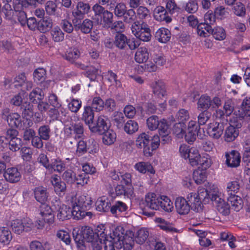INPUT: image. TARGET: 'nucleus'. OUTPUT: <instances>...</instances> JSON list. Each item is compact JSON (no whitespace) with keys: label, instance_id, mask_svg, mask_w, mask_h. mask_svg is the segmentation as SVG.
I'll use <instances>...</instances> for the list:
<instances>
[{"label":"nucleus","instance_id":"b1692460","mask_svg":"<svg viewBox=\"0 0 250 250\" xmlns=\"http://www.w3.org/2000/svg\"><path fill=\"white\" fill-rule=\"evenodd\" d=\"M161 209L167 213L171 212L173 210V202L168 196L164 195H160V210Z\"/></svg>","mask_w":250,"mask_h":250},{"label":"nucleus","instance_id":"5fc2aeb1","mask_svg":"<svg viewBox=\"0 0 250 250\" xmlns=\"http://www.w3.org/2000/svg\"><path fill=\"white\" fill-rule=\"evenodd\" d=\"M68 131H73L74 133L76 134V137L81 138L83 135V127L81 123H78L75 125H72L68 128L66 127L65 129V132H68Z\"/></svg>","mask_w":250,"mask_h":250},{"label":"nucleus","instance_id":"f257e3e1","mask_svg":"<svg viewBox=\"0 0 250 250\" xmlns=\"http://www.w3.org/2000/svg\"><path fill=\"white\" fill-rule=\"evenodd\" d=\"M77 228L73 230V237L78 249L84 250L85 242L91 243L93 250H101L104 245V250H115L124 248L130 250L134 244L133 234L131 231L125 233L123 227L118 226L112 229L110 235H107V229L104 225H98L94 229L85 227L80 232Z\"/></svg>","mask_w":250,"mask_h":250},{"label":"nucleus","instance_id":"4c0bfd02","mask_svg":"<svg viewBox=\"0 0 250 250\" xmlns=\"http://www.w3.org/2000/svg\"><path fill=\"white\" fill-rule=\"evenodd\" d=\"M74 26L76 29H80L83 33L87 34L91 31L93 27V22L92 21L86 19L83 20L82 23L81 20H80L79 24L74 25Z\"/></svg>","mask_w":250,"mask_h":250},{"label":"nucleus","instance_id":"20e7f679","mask_svg":"<svg viewBox=\"0 0 250 250\" xmlns=\"http://www.w3.org/2000/svg\"><path fill=\"white\" fill-rule=\"evenodd\" d=\"M137 148H143V153L146 156H151L153 151L156 150L160 146V138L158 135H154L150 142L148 135L145 132L138 135L135 141Z\"/></svg>","mask_w":250,"mask_h":250},{"label":"nucleus","instance_id":"cd10ccee","mask_svg":"<svg viewBox=\"0 0 250 250\" xmlns=\"http://www.w3.org/2000/svg\"><path fill=\"white\" fill-rule=\"evenodd\" d=\"M128 208L126 205L123 202L117 201L111 207L110 211L115 217L121 216L122 213L125 212Z\"/></svg>","mask_w":250,"mask_h":250},{"label":"nucleus","instance_id":"72a5a7b5","mask_svg":"<svg viewBox=\"0 0 250 250\" xmlns=\"http://www.w3.org/2000/svg\"><path fill=\"white\" fill-rule=\"evenodd\" d=\"M53 21L50 18H44L41 20L38 23L37 28L42 33H45L52 27Z\"/></svg>","mask_w":250,"mask_h":250},{"label":"nucleus","instance_id":"ddd939ff","mask_svg":"<svg viewBox=\"0 0 250 250\" xmlns=\"http://www.w3.org/2000/svg\"><path fill=\"white\" fill-rule=\"evenodd\" d=\"M108 120L107 118L103 115L98 117L96 124L93 122L89 127L92 132L102 133L109 128Z\"/></svg>","mask_w":250,"mask_h":250},{"label":"nucleus","instance_id":"4d7b16f0","mask_svg":"<svg viewBox=\"0 0 250 250\" xmlns=\"http://www.w3.org/2000/svg\"><path fill=\"white\" fill-rule=\"evenodd\" d=\"M89 177L83 171L79 170L76 172V181L78 185L84 186L88 183Z\"/></svg>","mask_w":250,"mask_h":250},{"label":"nucleus","instance_id":"f03ea898","mask_svg":"<svg viewBox=\"0 0 250 250\" xmlns=\"http://www.w3.org/2000/svg\"><path fill=\"white\" fill-rule=\"evenodd\" d=\"M52 204L58 210L57 215L60 221H64L73 216L76 219L83 218L86 214L85 209L91 205L90 198L84 195H76L71 198L72 210L66 205L62 204L59 199L55 197L52 201Z\"/></svg>","mask_w":250,"mask_h":250},{"label":"nucleus","instance_id":"9d476101","mask_svg":"<svg viewBox=\"0 0 250 250\" xmlns=\"http://www.w3.org/2000/svg\"><path fill=\"white\" fill-rule=\"evenodd\" d=\"M90 9V6L89 4L83 1L78 2L72 13L73 17L72 20L73 24L78 25L80 20L83 19L84 15L89 12Z\"/></svg>","mask_w":250,"mask_h":250},{"label":"nucleus","instance_id":"69168bd1","mask_svg":"<svg viewBox=\"0 0 250 250\" xmlns=\"http://www.w3.org/2000/svg\"><path fill=\"white\" fill-rule=\"evenodd\" d=\"M22 145V141L21 138H13L9 142V148L12 151L19 150Z\"/></svg>","mask_w":250,"mask_h":250},{"label":"nucleus","instance_id":"864d4df0","mask_svg":"<svg viewBox=\"0 0 250 250\" xmlns=\"http://www.w3.org/2000/svg\"><path fill=\"white\" fill-rule=\"evenodd\" d=\"M125 131L128 134H132L138 131L139 126L138 123L133 120H129L124 127Z\"/></svg>","mask_w":250,"mask_h":250},{"label":"nucleus","instance_id":"dca6fc26","mask_svg":"<svg viewBox=\"0 0 250 250\" xmlns=\"http://www.w3.org/2000/svg\"><path fill=\"white\" fill-rule=\"evenodd\" d=\"M226 164L228 167H237L240 165L241 157L239 153L235 150L225 153Z\"/></svg>","mask_w":250,"mask_h":250},{"label":"nucleus","instance_id":"2f4dec72","mask_svg":"<svg viewBox=\"0 0 250 250\" xmlns=\"http://www.w3.org/2000/svg\"><path fill=\"white\" fill-rule=\"evenodd\" d=\"M212 163L213 161L211 157L207 153H204L202 154L199 161L197 168L207 170V169L211 167Z\"/></svg>","mask_w":250,"mask_h":250},{"label":"nucleus","instance_id":"37998d69","mask_svg":"<svg viewBox=\"0 0 250 250\" xmlns=\"http://www.w3.org/2000/svg\"><path fill=\"white\" fill-rule=\"evenodd\" d=\"M102 19L100 21V24L106 28H110L112 24L113 21L112 13L105 10L102 15Z\"/></svg>","mask_w":250,"mask_h":250},{"label":"nucleus","instance_id":"0eeeda50","mask_svg":"<svg viewBox=\"0 0 250 250\" xmlns=\"http://www.w3.org/2000/svg\"><path fill=\"white\" fill-rule=\"evenodd\" d=\"M131 30L134 36L143 42H148L151 40L150 29L144 22L134 21L131 25Z\"/></svg>","mask_w":250,"mask_h":250},{"label":"nucleus","instance_id":"e2e57ef3","mask_svg":"<svg viewBox=\"0 0 250 250\" xmlns=\"http://www.w3.org/2000/svg\"><path fill=\"white\" fill-rule=\"evenodd\" d=\"M76 172L73 171L72 170L69 169L63 173L62 178L67 183L73 184L76 181Z\"/></svg>","mask_w":250,"mask_h":250},{"label":"nucleus","instance_id":"8fccbe9b","mask_svg":"<svg viewBox=\"0 0 250 250\" xmlns=\"http://www.w3.org/2000/svg\"><path fill=\"white\" fill-rule=\"evenodd\" d=\"M160 120L158 116L152 115L146 120V125L148 128L151 130H156L160 123Z\"/></svg>","mask_w":250,"mask_h":250},{"label":"nucleus","instance_id":"603ef678","mask_svg":"<svg viewBox=\"0 0 250 250\" xmlns=\"http://www.w3.org/2000/svg\"><path fill=\"white\" fill-rule=\"evenodd\" d=\"M240 188V185L238 181L234 180L228 183L226 191L229 196L235 195Z\"/></svg>","mask_w":250,"mask_h":250},{"label":"nucleus","instance_id":"9b49d317","mask_svg":"<svg viewBox=\"0 0 250 250\" xmlns=\"http://www.w3.org/2000/svg\"><path fill=\"white\" fill-rule=\"evenodd\" d=\"M200 129L196 121L190 120L187 126V128H185V137L186 141L189 144H192L196 139L198 132Z\"/></svg>","mask_w":250,"mask_h":250},{"label":"nucleus","instance_id":"393cba45","mask_svg":"<svg viewBox=\"0 0 250 250\" xmlns=\"http://www.w3.org/2000/svg\"><path fill=\"white\" fill-rule=\"evenodd\" d=\"M51 182L56 194L61 195V194L64 193L66 190L65 184L61 181L59 176L57 175L53 176L51 178Z\"/></svg>","mask_w":250,"mask_h":250},{"label":"nucleus","instance_id":"5701e85b","mask_svg":"<svg viewBox=\"0 0 250 250\" xmlns=\"http://www.w3.org/2000/svg\"><path fill=\"white\" fill-rule=\"evenodd\" d=\"M171 35V32L168 29L161 27L156 32L155 37L159 42L165 43L169 41Z\"/></svg>","mask_w":250,"mask_h":250},{"label":"nucleus","instance_id":"a19ab883","mask_svg":"<svg viewBox=\"0 0 250 250\" xmlns=\"http://www.w3.org/2000/svg\"><path fill=\"white\" fill-rule=\"evenodd\" d=\"M110 201L106 196L100 197L96 202V209L99 211H106L109 208Z\"/></svg>","mask_w":250,"mask_h":250},{"label":"nucleus","instance_id":"49530a36","mask_svg":"<svg viewBox=\"0 0 250 250\" xmlns=\"http://www.w3.org/2000/svg\"><path fill=\"white\" fill-rule=\"evenodd\" d=\"M22 8L18 5L16 1L15 2L14 9L16 12H19L17 15L18 21L22 26H24L26 24V21L28 19H27L25 12L22 10Z\"/></svg>","mask_w":250,"mask_h":250},{"label":"nucleus","instance_id":"c03bdc74","mask_svg":"<svg viewBox=\"0 0 250 250\" xmlns=\"http://www.w3.org/2000/svg\"><path fill=\"white\" fill-rule=\"evenodd\" d=\"M149 232L146 228H141L139 229L135 235V241L138 244H143L148 238Z\"/></svg>","mask_w":250,"mask_h":250},{"label":"nucleus","instance_id":"f3484780","mask_svg":"<svg viewBox=\"0 0 250 250\" xmlns=\"http://www.w3.org/2000/svg\"><path fill=\"white\" fill-rule=\"evenodd\" d=\"M175 206L177 212L180 215L187 214L190 211V205L184 197H177L175 201Z\"/></svg>","mask_w":250,"mask_h":250},{"label":"nucleus","instance_id":"aec40b11","mask_svg":"<svg viewBox=\"0 0 250 250\" xmlns=\"http://www.w3.org/2000/svg\"><path fill=\"white\" fill-rule=\"evenodd\" d=\"M134 168L136 171L142 174L148 173L154 175L155 173L153 167L148 162H137L134 165Z\"/></svg>","mask_w":250,"mask_h":250},{"label":"nucleus","instance_id":"a18cd8bd","mask_svg":"<svg viewBox=\"0 0 250 250\" xmlns=\"http://www.w3.org/2000/svg\"><path fill=\"white\" fill-rule=\"evenodd\" d=\"M44 97L43 92L40 88L34 89L29 95L30 101L33 103H37L42 100Z\"/></svg>","mask_w":250,"mask_h":250},{"label":"nucleus","instance_id":"c9c22d12","mask_svg":"<svg viewBox=\"0 0 250 250\" xmlns=\"http://www.w3.org/2000/svg\"><path fill=\"white\" fill-rule=\"evenodd\" d=\"M211 99L210 97L203 95L199 99L197 102V109L200 110H207L211 105Z\"/></svg>","mask_w":250,"mask_h":250},{"label":"nucleus","instance_id":"7ed1b4c3","mask_svg":"<svg viewBox=\"0 0 250 250\" xmlns=\"http://www.w3.org/2000/svg\"><path fill=\"white\" fill-rule=\"evenodd\" d=\"M34 196L36 200L42 204L40 207L37 214L36 227L38 229H42L44 227V223L50 225L54 222V215L50 206L44 204L48 199V194L45 188L38 187L34 190Z\"/></svg>","mask_w":250,"mask_h":250},{"label":"nucleus","instance_id":"bb28decb","mask_svg":"<svg viewBox=\"0 0 250 250\" xmlns=\"http://www.w3.org/2000/svg\"><path fill=\"white\" fill-rule=\"evenodd\" d=\"M238 129L232 125H229L225 131L224 140L227 142H232L238 136Z\"/></svg>","mask_w":250,"mask_h":250},{"label":"nucleus","instance_id":"a878e982","mask_svg":"<svg viewBox=\"0 0 250 250\" xmlns=\"http://www.w3.org/2000/svg\"><path fill=\"white\" fill-rule=\"evenodd\" d=\"M149 56V54L147 48L146 47H140L137 49L134 59L137 62L142 63L146 62Z\"/></svg>","mask_w":250,"mask_h":250},{"label":"nucleus","instance_id":"052dcab7","mask_svg":"<svg viewBox=\"0 0 250 250\" xmlns=\"http://www.w3.org/2000/svg\"><path fill=\"white\" fill-rule=\"evenodd\" d=\"M211 33L215 39L219 41L224 40L226 37L225 30L223 28L219 26L212 29Z\"/></svg>","mask_w":250,"mask_h":250},{"label":"nucleus","instance_id":"4468645a","mask_svg":"<svg viewBox=\"0 0 250 250\" xmlns=\"http://www.w3.org/2000/svg\"><path fill=\"white\" fill-rule=\"evenodd\" d=\"M160 195L153 192L147 193L145 197V206L152 210H160Z\"/></svg>","mask_w":250,"mask_h":250},{"label":"nucleus","instance_id":"79ce46f5","mask_svg":"<svg viewBox=\"0 0 250 250\" xmlns=\"http://www.w3.org/2000/svg\"><path fill=\"white\" fill-rule=\"evenodd\" d=\"M30 250H49L50 244L48 242H42L38 240H34L30 243Z\"/></svg>","mask_w":250,"mask_h":250},{"label":"nucleus","instance_id":"774afa93","mask_svg":"<svg viewBox=\"0 0 250 250\" xmlns=\"http://www.w3.org/2000/svg\"><path fill=\"white\" fill-rule=\"evenodd\" d=\"M56 235L57 237L62 241L66 245H68L71 243L70 236L67 231L64 230H59Z\"/></svg>","mask_w":250,"mask_h":250},{"label":"nucleus","instance_id":"2eb2a0df","mask_svg":"<svg viewBox=\"0 0 250 250\" xmlns=\"http://www.w3.org/2000/svg\"><path fill=\"white\" fill-rule=\"evenodd\" d=\"M154 222L157 227L167 233L173 234L174 233H180L182 232L181 229H178L174 228L172 224L161 217L155 218Z\"/></svg>","mask_w":250,"mask_h":250},{"label":"nucleus","instance_id":"c85d7f7f","mask_svg":"<svg viewBox=\"0 0 250 250\" xmlns=\"http://www.w3.org/2000/svg\"><path fill=\"white\" fill-rule=\"evenodd\" d=\"M94 118V114L92 108L90 106H84L82 119L89 127L93 122Z\"/></svg>","mask_w":250,"mask_h":250},{"label":"nucleus","instance_id":"39448f33","mask_svg":"<svg viewBox=\"0 0 250 250\" xmlns=\"http://www.w3.org/2000/svg\"><path fill=\"white\" fill-rule=\"evenodd\" d=\"M189 113L185 109H180L176 113L175 120L178 122L173 128V133L178 138H182L185 134V122L189 119Z\"/></svg>","mask_w":250,"mask_h":250},{"label":"nucleus","instance_id":"a211bd4d","mask_svg":"<svg viewBox=\"0 0 250 250\" xmlns=\"http://www.w3.org/2000/svg\"><path fill=\"white\" fill-rule=\"evenodd\" d=\"M5 180L10 183L19 182L21 178V174L18 169L15 167L7 168L3 173Z\"/></svg>","mask_w":250,"mask_h":250},{"label":"nucleus","instance_id":"de8ad7c7","mask_svg":"<svg viewBox=\"0 0 250 250\" xmlns=\"http://www.w3.org/2000/svg\"><path fill=\"white\" fill-rule=\"evenodd\" d=\"M52 40L55 42H62L64 39V33L58 26H55L50 32Z\"/></svg>","mask_w":250,"mask_h":250},{"label":"nucleus","instance_id":"6e6552de","mask_svg":"<svg viewBox=\"0 0 250 250\" xmlns=\"http://www.w3.org/2000/svg\"><path fill=\"white\" fill-rule=\"evenodd\" d=\"M211 200L221 213L225 215L229 213L230 207L224 200V194L222 191L218 189L214 191L211 194Z\"/></svg>","mask_w":250,"mask_h":250},{"label":"nucleus","instance_id":"423d86ee","mask_svg":"<svg viewBox=\"0 0 250 250\" xmlns=\"http://www.w3.org/2000/svg\"><path fill=\"white\" fill-rule=\"evenodd\" d=\"M209 194L205 188H200L198 193L190 192L187 196V200L190 205V208L195 211L199 212L202 210L201 199L208 198Z\"/></svg>","mask_w":250,"mask_h":250},{"label":"nucleus","instance_id":"58836bf2","mask_svg":"<svg viewBox=\"0 0 250 250\" xmlns=\"http://www.w3.org/2000/svg\"><path fill=\"white\" fill-rule=\"evenodd\" d=\"M103 142L105 145H111L114 143L116 139V133L111 129H107L102 133Z\"/></svg>","mask_w":250,"mask_h":250},{"label":"nucleus","instance_id":"0e129e2a","mask_svg":"<svg viewBox=\"0 0 250 250\" xmlns=\"http://www.w3.org/2000/svg\"><path fill=\"white\" fill-rule=\"evenodd\" d=\"M45 70L43 68H38L34 72V79L37 83H42L45 79Z\"/></svg>","mask_w":250,"mask_h":250},{"label":"nucleus","instance_id":"7c9ffc66","mask_svg":"<svg viewBox=\"0 0 250 250\" xmlns=\"http://www.w3.org/2000/svg\"><path fill=\"white\" fill-rule=\"evenodd\" d=\"M12 239V235L10 229L5 227H0V243L3 245H8Z\"/></svg>","mask_w":250,"mask_h":250},{"label":"nucleus","instance_id":"6e6d98bb","mask_svg":"<svg viewBox=\"0 0 250 250\" xmlns=\"http://www.w3.org/2000/svg\"><path fill=\"white\" fill-rule=\"evenodd\" d=\"M105 79L110 83V85H115L117 87L121 86V82L117 80V76L116 74L111 71H108L105 76Z\"/></svg>","mask_w":250,"mask_h":250},{"label":"nucleus","instance_id":"e433bc0d","mask_svg":"<svg viewBox=\"0 0 250 250\" xmlns=\"http://www.w3.org/2000/svg\"><path fill=\"white\" fill-rule=\"evenodd\" d=\"M140 112V116L143 114V108L142 107H137V109L131 105H126L124 109V112L127 118H133L136 114L139 115Z\"/></svg>","mask_w":250,"mask_h":250},{"label":"nucleus","instance_id":"f704fd0d","mask_svg":"<svg viewBox=\"0 0 250 250\" xmlns=\"http://www.w3.org/2000/svg\"><path fill=\"white\" fill-rule=\"evenodd\" d=\"M7 122L11 127H18L21 125V117L17 113H11L7 116Z\"/></svg>","mask_w":250,"mask_h":250},{"label":"nucleus","instance_id":"13d9d810","mask_svg":"<svg viewBox=\"0 0 250 250\" xmlns=\"http://www.w3.org/2000/svg\"><path fill=\"white\" fill-rule=\"evenodd\" d=\"M250 141L246 140L243 145V160L247 166L250 163Z\"/></svg>","mask_w":250,"mask_h":250},{"label":"nucleus","instance_id":"bf43d9fd","mask_svg":"<svg viewBox=\"0 0 250 250\" xmlns=\"http://www.w3.org/2000/svg\"><path fill=\"white\" fill-rule=\"evenodd\" d=\"M114 43L119 48H124L127 44L126 37L121 33L117 34L115 38Z\"/></svg>","mask_w":250,"mask_h":250},{"label":"nucleus","instance_id":"3c124183","mask_svg":"<svg viewBox=\"0 0 250 250\" xmlns=\"http://www.w3.org/2000/svg\"><path fill=\"white\" fill-rule=\"evenodd\" d=\"M65 167L63 163L59 159L52 160L51 163L49 165L47 169L50 172L57 171L61 172L64 169Z\"/></svg>","mask_w":250,"mask_h":250},{"label":"nucleus","instance_id":"412c9836","mask_svg":"<svg viewBox=\"0 0 250 250\" xmlns=\"http://www.w3.org/2000/svg\"><path fill=\"white\" fill-rule=\"evenodd\" d=\"M153 16L158 21H165L169 23L171 21V18L168 16L166 10L161 6H157L154 10Z\"/></svg>","mask_w":250,"mask_h":250},{"label":"nucleus","instance_id":"f8f14e48","mask_svg":"<svg viewBox=\"0 0 250 250\" xmlns=\"http://www.w3.org/2000/svg\"><path fill=\"white\" fill-rule=\"evenodd\" d=\"M171 124L165 119L160 120L158 126L159 133L164 143L169 142L171 139L169 135L170 133V126Z\"/></svg>","mask_w":250,"mask_h":250},{"label":"nucleus","instance_id":"473e14b6","mask_svg":"<svg viewBox=\"0 0 250 250\" xmlns=\"http://www.w3.org/2000/svg\"><path fill=\"white\" fill-rule=\"evenodd\" d=\"M207 170L197 168L193 173V178L197 185L204 183L207 179Z\"/></svg>","mask_w":250,"mask_h":250},{"label":"nucleus","instance_id":"ea45409f","mask_svg":"<svg viewBox=\"0 0 250 250\" xmlns=\"http://www.w3.org/2000/svg\"><path fill=\"white\" fill-rule=\"evenodd\" d=\"M202 155L200 154L199 150L194 147H191L190 153L188 158V162L192 167H196Z\"/></svg>","mask_w":250,"mask_h":250},{"label":"nucleus","instance_id":"6ab92c4d","mask_svg":"<svg viewBox=\"0 0 250 250\" xmlns=\"http://www.w3.org/2000/svg\"><path fill=\"white\" fill-rule=\"evenodd\" d=\"M224 129V127L222 124L213 123L208 125V133L210 137L218 139L223 134Z\"/></svg>","mask_w":250,"mask_h":250},{"label":"nucleus","instance_id":"1a4fd4ad","mask_svg":"<svg viewBox=\"0 0 250 250\" xmlns=\"http://www.w3.org/2000/svg\"><path fill=\"white\" fill-rule=\"evenodd\" d=\"M10 227L13 231L17 234H21L23 232L31 231L34 227L32 220L29 218L15 219L11 221Z\"/></svg>","mask_w":250,"mask_h":250},{"label":"nucleus","instance_id":"09e8293b","mask_svg":"<svg viewBox=\"0 0 250 250\" xmlns=\"http://www.w3.org/2000/svg\"><path fill=\"white\" fill-rule=\"evenodd\" d=\"M212 28L210 25L203 23L198 25L197 28V34L201 37H206L211 33Z\"/></svg>","mask_w":250,"mask_h":250},{"label":"nucleus","instance_id":"4be33fe9","mask_svg":"<svg viewBox=\"0 0 250 250\" xmlns=\"http://www.w3.org/2000/svg\"><path fill=\"white\" fill-rule=\"evenodd\" d=\"M151 86L153 93L159 98L165 97L167 94L165 84L162 81H155L152 83Z\"/></svg>","mask_w":250,"mask_h":250},{"label":"nucleus","instance_id":"680f3d73","mask_svg":"<svg viewBox=\"0 0 250 250\" xmlns=\"http://www.w3.org/2000/svg\"><path fill=\"white\" fill-rule=\"evenodd\" d=\"M11 1L12 0H3V2L5 3L3 5L2 10L7 19H11L14 13V11L12 9L11 4L9 3L11 2Z\"/></svg>","mask_w":250,"mask_h":250},{"label":"nucleus","instance_id":"c756f323","mask_svg":"<svg viewBox=\"0 0 250 250\" xmlns=\"http://www.w3.org/2000/svg\"><path fill=\"white\" fill-rule=\"evenodd\" d=\"M228 200L232 209L238 211L242 208L243 201L240 197L236 195H229L228 198Z\"/></svg>","mask_w":250,"mask_h":250},{"label":"nucleus","instance_id":"338daca9","mask_svg":"<svg viewBox=\"0 0 250 250\" xmlns=\"http://www.w3.org/2000/svg\"><path fill=\"white\" fill-rule=\"evenodd\" d=\"M82 106L81 100L75 99H72L68 104V108L73 112H77Z\"/></svg>","mask_w":250,"mask_h":250}]
</instances>
